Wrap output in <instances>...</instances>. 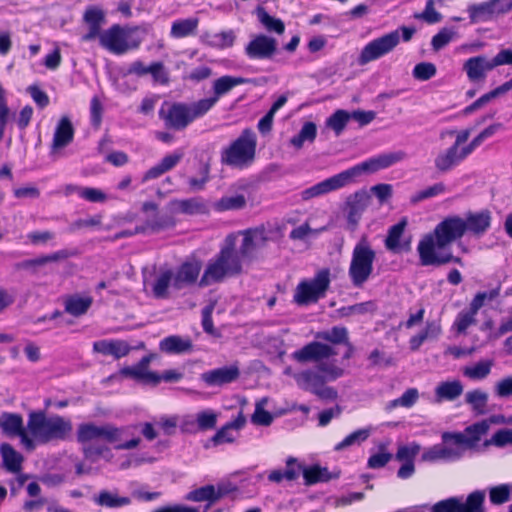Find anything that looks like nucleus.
<instances>
[{
	"label": "nucleus",
	"instance_id": "f257e3e1",
	"mask_svg": "<svg viewBox=\"0 0 512 512\" xmlns=\"http://www.w3.org/2000/svg\"><path fill=\"white\" fill-rule=\"evenodd\" d=\"M337 355L335 348L318 341H311L291 354V359L305 365L316 363L313 368L297 371L294 381L297 387L323 400H335L338 397L336 389L327 386L328 382L336 381L346 373L345 369L335 361L327 362Z\"/></svg>",
	"mask_w": 512,
	"mask_h": 512
},
{
	"label": "nucleus",
	"instance_id": "f03ea898",
	"mask_svg": "<svg viewBox=\"0 0 512 512\" xmlns=\"http://www.w3.org/2000/svg\"><path fill=\"white\" fill-rule=\"evenodd\" d=\"M464 219L451 216L441 221L434 230V235H426L418 244L421 264L439 266L449 262L462 264L459 257H454L446 247L461 238L465 232Z\"/></svg>",
	"mask_w": 512,
	"mask_h": 512
},
{
	"label": "nucleus",
	"instance_id": "7ed1b4c3",
	"mask_svg": "<svg viewBox=\"0 0 512 512\" xmlns=\"http://www.w3.org/2000/svg\"><path fill=\"white\" fill-rule=\"evenodd\" d=\"M236 236V234L227 235L219 252L207 262L199 282L201 287L221 283L227 278L242 274L243 259L237 252Z\"/></svg>",
	"mask_w": 512,
	"mask_h": 512
},
{
	"label": "nucleus",
	"instance_id": "20e7f679",
	"mask_svg": "<svg viewBox=\"0 0 512 512\" xmlns=\"http://www.w3.org/2000/svg\"><path fill=\"white\" fill-rule=\"evenodd\" d=\"M27 430L39 444L66 441L73 432L69 418L58 414L47 415L45 411H31L28 415Z\"/></svg>",
	"mask_w": 512,
	"mask_h": 512
},
{
	"label": "nucleus",
	"instance_id": "39448f33",
	"mask_svg": "<svg viewBox=\"0 0 512 512\" xmlns=\"http://www.w3.org/2000/svg\"><path fill=\"white\" fill-rule=\"evenodd\" d=\"M151 30L149 24L138 26H121L114 24L104 30L100 39V46L115 55H123L128 51L139 48L143 36Z\"/></svg>",
	"mask_w": 512,
	"mask_h": 512
},
{
	"label": "nucleus",
	"instance_id": "423d86ee",
	"mask_svg": "<svg viewBox=\"0 0 512 512\" xmlns=\"http://www.w3.org/2000/svg\"><path fill=\"white\" fill-rule=\"evenodd\" d=\"M209 100H198L192 103L164 102L159 110V118L168 129L181 131L194 120L204 116L211 105Z\"/></svg>",
	"mask_w": 512,
	"mask_h": 512
},
{
	"label": "nucleus",
	"instance_id": "0eeeda50",
	"mask_svg": "<svg viewBox=\"0 0 512 512\" xmlns=\"http://www.w3.org/2000/svg\"><path fill=\"white\" fill-rule=\"evenodd\" d=\"M376 251L366 235H363L355 244L348 275L354 287L361 288L373 274Z\"/></svg>",
	"mask_w": 512,
	"mask_h": 512
},
{
	"label": "nucleus",
	"instance_id": "6e6552de",
	"mask_svg": "<svg viewBox=\"0 0 512 512\" xmlns=\"http://www.w3.org/2000/svg\"><path fill=\"white\" fill-rule=\"evenodd\" d=\"M256 145V134L251 129H245L230 146L222 151L221 160L234 167L247 166L255 158Z\"/></svg>",
	"mask_w": 512,
	"mask_h": 512
},
{
	"label": "nucleus",
	"instance_id": "1a4fd4ad",
	"mask_svg": "<svg viewBox=\"0 0 512 512\" xmlns=\"http://www.w3.org/2000/svg\"><path fill=\"white\" fill-rule=\"evenodd\" d=\"M330 270H319L314 278L301 281L295 289L293 300L298 305L316 303L323 298L330 286Z\"/></svg>",
	"mask_w": 512,
	"mask_h": 512
},
{
	"label": "nucleus",
	"instance_id": "9d476101",
	"mask_svg": "<svg viewBox=\"0 0 512 512\" xmlns=\"http://www.w3.org/2000/svg\"><path fill=\"white\" fill-rule=\"evenodd\" d=\"M400 43L398 30L391 31L367 43L358 57L359 65H366L392 52Z\"/></svg>",
	"mask_w": 512,
	"mask_h": 512
},
{
	"label": "nucleus",
	"instance_id": "9b49d317",
	"mask_svg": "<svg viewBox=\"0 0 512 512\" xmlns=\"http://www.w3.org/2000/svg\"><path fill=\"white\" fill-rule=\"evenodd\" d=\"M236 234V248L242 259L252 258L255 251L264 248L269 241L268 231L263 226L234 232Z\"/></svg>",
	"mask_w": 512,
	"mask_h": 512
},
{
	"label": "nucleus",
	"instance_id": "f8f14e48",
	"mask_svg": "<svg viewBox=\"0 0 512 512\" xmlns=\"http://www.w3.org/2000/svg\"><path fill=\"white\" fill-rule=\"evenodd\" d=\"M354 180L353 173L349 168L302 190L299 195L302 201H309L339 190L351 184Z\"/></svg>",
	"mask_w": 512,
	"mask_h": 512
},
{
	"label": "nucleus",
	"instance_id": "ddd939ff",
	"mask_svg": "<svg viewBox=\"0 0 512 512\" xmlns=\"http://www.w3.org/2000/svg\"><path fill=\"white\" fill-rule=\"evenodd\" d=\"M484 499L485 492L476 490L468 495L466 502H462L461 498L451 497L437 502L432 510L433 512H484Z\"/></svg>",
	"mask_w": 512,
	"mask_h": 512
},
{
	"label": "nucleus",
	"instance_id": "4468645a",
	"mask_svg": "<svg viewBox=\"0 0 512 512\" xmlns=\"http://www.w3.org/2000/svg\"><path fill=\"white\" fill-rule=\"evenodd\" d=\"M407 158V153L403 150L391 151L379 154L373 158L368 159L352 168L354 179L362 173H374L382 169H386L392 165L404 161Z\"/></svg>",
	"mask_w": 512,
	"mask_h": 512
},
{
	"label": "nucleus",
	"instance_id": "2eb2a0df",
	"mask_svg": "<svg viewBox=\"0 0 512 512\" xmlns=\"http://www.w3.org/2000/svg\"><path fill=\"white\" fill-rule=\"evenodd\" d=\"M512 10V0H489L468 7L472 23L486 22Z\"/></svg>",
	"mask_w": 512,
	"mask_h": 512
},
{
	"label": "nucleus",
	"instance_id": "dca6fc26",
	"mask_svg": "<svg viewBox=\"0 0 512 512\" xmlns=\"http://www.w3.org/2000/svg\"><path fill=\"white\" fill-rule=\"evenodd\" d=\"M136 426L115 427L111 424L103 425V439L110 443L118 444L115 446L117 450H130L136 448L141 439L135 437Z\"/></svg>",
	"mask_w": 512,
	"mask_h": 512
},
{
	"label": "nucleus",
	"instance_id": "f3484780",
	"mask_svg": "<svg viewBox=\"0 0 512 512\" xmlns=\"http://www.w3.org/2000/svg\"><path fill=\"white\" fill-rule=\"evenodd\" d=\"M153 355L144 356L136 365L122 368L121 376L132 378L144 384L157 385L160 383V375L149 370V364Z\"/></svg>",
	"mask_w": 512,
	"mask_h": 512
},
{
	"label": "nucleus",
	"instance_id": "a211bd4d",
	"mask_svg": "<svg viewBox=\"0 0 512 512\" xmlns=\"http://www.w3.org/2000/svg\"><path fill=\"white\" fill-rule=\"evenodd\" d=\"M275 38L258 34L245 47V53L250 59H270L277 51Z\"/></svg>",
	"mask_w": 512,
	"mask_h": 512
},
{
	"label": "nucleus",
	"instance_id": "6ab92c4d",
	"mask_svg": "<svg viewBox=\"0 0 512 512\" xmlns=\"http://www.w3.org/2000/svg\"><path fill=\"white\" fill-rule=\"evenodd\" d=\"M370 198L366 190H359L347 197L345 211L347 212L348 224L352 230L358 225L362 213L370 203Z\"/></svg>",
	"mask_w": 512,
	"mask_h": 512
},
{
	"label": "nucleus",
	"instance_id": "aec40b11",
	"mask_svg": "<svg viewBox=\"0 0 512 512\" xmlns=\"http://www.w3.org/2000/svg\"><path fill=\"white\" fill-rule=\"evenodd\" d=\"M471 153L472 151L468 145L462 147V149L450 146L446 150L439 152L435 157V169L440 173H446L456 167Z\"/></svg>",
	"mask_w": 512,
	"mask_h": 512
},
{
	"label": "nucleus",
	"instance_id": "412c9836",
	"mask_svg": "<svg viewBox=\"0 0 512 512\" xmlns=\"http://www.w3.org/2000/svg\"><path fill=\"white\" fill-rule=\"evenodd\" d=\"M495 59H488L484 55H479L467 59L463 64V69L467 77L472 82L484 81L487 72L496 68Z\"/></svg>",
	"mask_w": 512,
	"mask_h": 512
},
{
	"label": "nucleus",
	"instance_id": "4be33fe9",
	"mask_svg": "<svg viewBox=\"0 0 512 512\" xmlns=\"http://www.w3.org/2000/svg\"><path fill=\"white\" fill-rule=\"evenodd\" d=\"M239 374L238 367L232 365L206 371L200 377L208 386H222L235 381Z\"/></svg>",
	"mask_w": 512,
	"mask_h": 512
},
{
	"label": "nucleus",
	"instance_id": "5701e85b",
	"mask_svg": "<svg viewBox=\"0 0 512 512\" xmlns=\"http://www.w3.org/2000/svg\"><path fill=\"white\" fill-rule=\"evenodd\" d=\"M201 271V264L198 261L184 262L173 272V287L177 290L190 286L196 282Z\"/></svg>",
	"mask_w": 512,
	"mask_h": 512
},
{
	"label": "nucleus",
	"instance_id": "b1692460",
	"mask_svg": "<svg viewBox=\"0 0 512 512\" xmlns=\"http://www.w3.org/2000/svg\"><path fill=\"white\" fill-rule=\"evenodd\" d=\"M168 208L173 214H205L208 212L206 203L199 197L189 199H174L168 204Z\"/></svg>",
	"mask_w": 512,
	"mask_h": 512
},
{
	"label": "nucleus",
	"instance_id": "393cba45",
	"mask_svg": "<svg viewBox=\"0 0 512 512\" xmlns=\"http://www.w3.org/2000/svg\"><path fill=\"white\" fill-rule=\"evenodd\" d=\"M462 454V448L450 447L445 444H437L428 448L422 454V460L425 462L453 461L459 459Z\"/></svg>",
	"mask_w": 512,
	"mask_h": 512
},
{
	"label": "nucleus",
	"instance_id": "a878e982",
	"mask_svg": "<svg viewBox=\"0 0 512 512\" xmlns=\"http://www.w3.org/2000/svg\"><path fill=\"white\" fill-rule=\"evenodd\" d=\"M252 82L251 79L243 78V77H234L225 75L218 79H216L213 83V93L214 95L210 98H204L203 100L211 101V105L209 106V110L218 102L219 98L228 92H230L234 87L246 83Z\"/></svg>",
	"mask_w": 512,
	"mask_h": 512
},
{
	"label": "nucleus",
	"instance_id": "bb28decb",
	"mask_svg": "<svg viewBox=\"0 0 512 512\" xmlns=\"http://www.w3.org/2000/svg\"><path fill=\"white\" fill-rule=\"evenodd\" d=\"M464 219L465 232L475 236L483 235L491 225V213L488 210L469 212Z\"/></svg>",
	"mask_w": 512,
	"mask_h": 512
},
{
	"label": "nucleus",
	"instance_id": "cd10ccee",
	"mask_svg": "<svg viewBox=\"0 0 512 512\" xmlns=\"http://www.w3.org/2000/svg\"><path fill=\"white\" fill-rule=\"evenodd\" d=\"M93 351L120 359L130 353L131 347L124 340H99L93 343Z\"/></svg>",
	"mask_w": 512,
	"mask_h": 512
},
{
	"label": "nucleus",
	"instance_id": "c85d7f7f",
	"mask_svg": "<svg viewBox=\"0 0 512 512\" xmlns=\"http://www.w3.org/2000/svg\"><path fill=\"white\" fill-rule=\"evenodd\" d=\"M306 486H311L317 483L328 482L332 479H337L340 476L339 471L330 472L326 467L320 465H312L305 467L301 464V471Z\"/></svg>",
	"mask_w": 512,
	"mask_h": 512
},
{
	"label": "nucleus",
	"instance_id": "c756f323",
	"mask_svg": "<svg viewBox=\"0 0 512 512\" xmlns=\"http://www.w3.org/2000/svg\"><path fill=\"white\" fill-rule=\"evenodd\" d=\"M73 138L74 128L70 119L67 116L61 117L53 135L52 151L66 147L73 141Z\"/></svg>",
	"mask_w": 512,
	"mask_h": 512
},
{
	"label": "nucleus",
	"instance_id": "7c9ffc66",
	"mask_svg": "<svg viewBox=\"0 0 512 512\" xmlns=\"http://www.w3.org/2000/svg\"><path fill=\"white\" fill-rule=\"evenodd\" d=\"M226 491L221 485L216 488L213 485H206L195 490L190 491L185 499L193 502L208 501L210 504L218 501L225 495Z\"/></svg>",
	"mask_w": 512,
	"mask_h": 512
},
{
	"label": "nucleus",
	"instance_id": "2f4dec72",
	"mask_svg": "<svg viewBox=\"0 0 512 512\" xmlns=\"http://www.w3.org/2000/svg\"><path fill=\"white\" fill-rule=\"evenodd\" d=\"M159 348L167 354H183L191 352L193 344L189 338L172 335L162 339L159 343Z\"/></svg>",
	"mask_w": 512,
	"mask_h": 512
},
{
	"label": "nucleus",
	"instance_id": "473e14b6",
	"mask_svg": "<svg viewBox=\"0 0 512 512\" xmlns=\"http://www.w3.org/2000/svg\"><path fill=\"white\" fill-rule=\"evenodd\" d=\"M246 206L247 198L243 193L226 194L212 204L217 212L238 211Z\"/></svg>",
	"mask_w": 512,
	"mask_h": 512
},
{
	"label": "nucleus",
	"instance_id": "72a5a7b5",
	"mask_svg": "<svg viewBox=\"0 0 512 512\" xmlns=\"http://www.w3.org/2000/svg\"><path fill=\"white\" fill-rule=\"evenodd\" d=\"M300 471L301 463L295 457H288L286 459V469L284 471L272 470L268 474V480L273 483H280L283 480L294 481L299 477Z\"/></svg>",
	"mask_w": 512,
	"mask_h": 512
},
{
	"label": "nucleus",
	"instance_id": "f704fd0d",
	"mask_svg": "<svg viewBox=\"0 0 512 512\" xmlns=\"http://www.w3.org/2000/svg\"><path fill=\"white\" fill-rule=\"evenodd\" d=\"M173 271L171 269L161 270L155 279L149 284L152 295L157 299H165L169 296V287L173 286Z\"/></svg>",
	"mask_w": 512,
	"mask_h": 512
},
{
	"label": "nucleus",
	"instance_id": "c9c22d12",
	"mask_svg": "<svg viewBox=\"0 0 512 512\" xmlns=\"http://www.w3.org/2000/svg\"><path fill=\"white\" fill-rule=\"evenodd\" d=\"M463 385L459 380L441 382L435 388L436 402L453 401L463 393Z\"/></svg>",
	"mask_w": 512,
	"mask_h": 512
},
{
	"label": "nucleus",
	"instance_id": "e433bc0d",
	"mask_svg": "<svg viewBox=\"0 0 512 512\" xmlns=\"http://www.w3.org/2000/svg\"><path fill=\"white\" fill-rule=\"evenodd\" d=\"M316 341L334 345L348 344V330L345 327L334 326L330 330L320 331L315 334Z\"/></svg>",
	"mask_w": 512,
	"mask_h": 512
},
{
	"label": "nucleus",
	"instance_id": "4c0bfd02",
	"mask_svg": "<svg viewBox=\"0 0 512 512\" xmlns=\"http://www.w3.org/2000/svg\"><path fill=\"white\" fill-rule=\"evenodd\" d=\"M0 453L3 459V465L8 472L18 473L22 468L23 456L17 452L12 445L2 443Z\"/></svg>",
	"mask_w": 512,
	"mask_h": 512
},
{
	"label": "nucleus",
	"instance_id": "58836bf2",
	"mask_svg": "<svg viewBox=\"0 0 512 512\" xmlns=\"http://www.w3.org/2000/svg\"><path fill=\"white\" fill-rule=\"evenodd\" d=\"M494 366V360L483 359L462 369L463 375L473 381L486 379Z\"/></svg>",
	"mask_w": 512,
	"mask_h": 512
},
{
	"label": "nucleus",
	"instance_id": "ea45409f",
	"mask_svg": "<svg viewBox=\"0 0 512 512\" xmlns=\"http://www.w3.org/2000/svg\"><path fill=\"white\" fill-rule=\"evenodd\" d=\"M488 398V394L480 389H474L465 394V402L471 406L475 415H484L487 413Z\"/></svg>",
	"mask_w": 512,
	"mask_h": 512
},
{
	"label": "nucleus",
	"instance_id": "a19ab883",
	"mask_svg": "<svg viewBox=\"0 0 512 512\" xmlns=\"http://www.w3.org/2000/svg\"><path fill=\"white\" fill-rule=\"evenodd\" d=\"M23 417L17 413H2L1 430L10 437H15L24 429Z\"/></svg>",
	"mask_w": 512,
	"mask_h": 512
},
{
	"label": "nucleus",
	"instance_id": "79ce46f5",
	"mask_svg": "<svg viewBox=\"0 0 512 512\" xmlns=\"http://www.w3.org/2000/svg\"><path fill=\"white\" fill-rule=\"evenodd\" d=\"M94 502L102 507L118 508L129 505L131 499L129 497L119 496L117 493L108 490H102L97 496H94Z\"/></svg>",
	"mask_w": 512,
	"mask_h": 512
},
{
	"label": "nucleus",
	"instance_id": "37998d69",
	"mask_svg": "<svg viewBox=\"0 0 512 512\" xmlns=\"http://www.w3.org/2000/svg\"><path fill=\"white\" fill-rule=\"evenodd\" d=\"M103 439V425L97 426L93 423H82L77 428V441L84 444Z\"/></svg>",
	"mask_w": 512,
	"mask_h": 512
},
{
	"label": "nucleus",
	"instance_id": "c03bdc74",
	"mask_svg": "<svg viewBox=\"0 0 512 512\" xmlns=\"http://www.w3.org/2000/svg\"><path fill=\"white\" fill-rule=\"evenodd\" d=\"M92 302L93 299L90 296L74 295L66 299L65 311L73 316H81L88 311Z\"/></svg>",
	"mask_w": 512,
	"mask_h": 512
},
{
	"label": "nucleus",
	"instance_id": "a18cd8bd",
	"mask_svg": "<svg viewBox=\"0 0 512 512\" xmlns=\"http://www.w3.org/2000/svg\"><path fill=\"white\" fill-rule=\"evenodd\" d=\"M197 18H187L174 21L171 26L170 35L173 38H184L195 34L198 27Z\"/></svg>",
	"mask_w": 512,
	"mask_h": 512
},
{
	"label": "nucleus",
	"instance_id": "49530a36",
	"mask_svg": "<svg viewBox=\"0 0 512 512\" xmlns=\"http://www.w3.org/2000/svg\"><path fill=\"white\" fill-rule=\"evenodd\" d=\"M371 434V428H363L356 430L346 436L341 442L335 445V451H342L353 445H360L368 439Z\"/></svg>",
	"mask_w": 512,
	"mask_h": 512
},
{
	"label": "nucleus",
	"instance_id": "de8ad7c7",
	"mask_svg": "<svg viewBox=\"0 0 512 512\" xmlns=\"http://www.w3.org/2000/svg\"><path fill=\"white\" fill-rule=\"evenodd\" d=\"M317 127L313 122H306L300 132L291 138L290 143L297 149H300L304 142H313L316 138Z\"/></svg>",
	"mask_w": 512,
	"mask_h": 512
},
{
	"label": "nucleus",
	"instance_id": "09e8293b",
	"mask_svg": "<svg viewBox=\"0 0 512 512\" xmlns=\"http://www.w3.org/2000/svg\"><path fill=\"white\" fill-rule=\"evenodd\" d=\"M350 120V113L346 110H336L327 120V127L331 128L337 136L345 129Z\"/></svg>",
	"mask_w": 512,
	"mask_h": 512
},
{
	"label": "nucleus",
	"instance_id": "8fccbe9b",
	"mask_svg": "<svg viewBox=\"0 0 512 512\" xmlns=\"http://www.w3.org/2000/svg\"><path fill=\"white\" fill-rule=\"evenodd\" d=\"M489 431L487 421L481 420L477 423H474L468 426L465 429V434L467 436L468 447L474 446L478 443L481 438L487 434Z\"/></svg>",
	"mask_w": 512,
	"mask_h": 512
},
{
	"label": "nucleus",
	"instance_id": "3c124183",
	"mask_svg": "<svg viewBox=\"0 0 512 512\" xmlns=\"http://www.w3.org/2000/svg\"><path fill=\"white\" fill-rule=\"evenodd\" d=\"M445 191H446L445 184L442 182H438V183L433 184L432 186H429V187L413 194L410 198V202L412 204H417L426 199L436 197L440 194H443V193H445Z\"/></svg>",
	"mask_w": 512,
	"mask_h": 512
},
{
	"label": "nucleus",
	"instance_id": "603ef678",
	"mask_svg": "<svg viewBox=\"0 0 512 512\" xmlns=\"http://www.w3.org/2000/svg\"><path fill=\"white\" fill-rule=\"evenodd\" d=\"M418 397H419L418 390L416 388H409L403 393V395L401 397L390 401L387 404L386 409L392 410L399 406L405 407V408H410L416 403V401L418 400Z\"/></svg>",
	"mask_w": 512,
	"mask_h": 512
},
{
	"label": "nucleus",
	"instance_id": "864d4df0",
	"mask_svg": "<svg viewBox=\"0 0 512 512\" xmlns=\"http://www.w3.org/2000/svg\"><path fill=\"white\" fill-rule=\"evenodd\" d=\"M406 224V220L403 219L389 229L388 236L385 240V246L388 250L396 251L399 248V240L404 232Z\"/></svg>",
	"mask_w": 512,
	"mask_h": 512
},
{
	"label": "nucleus",
	"instance_id": "5fc2aeb1",
	"mask_svg": "<svg viewBox=\"0 0 512 512\" xmlns=\"http://www.w3.org/2000/svg\"><path fill=\"white\" fill-rule=\"evenodd\" d=\"M258 19L261 24L270 32L282 34L285 30V26L282 20L272 17L264 9L258 10Z\"/></svg>",
	"mask_w": 512,
	"mask_h": 512
},
{
	"label": "nucleus",
	"instance_id": "6e6d98bb",
	"mask_svg": "<svg viewBox=\"0 0 512 512\" xmlns=\"http://www.w3.org/2000/svg\"><path fill=\"white\" fill-rule=\"evenodd\" d=\"M236 39V35L233 30L222 31L211 36L209 45L215 48H229L232 47Z\"/></svg>",
	"mask_w": 512,
	"mask_h": 512
},
{
	"label": "nucleus",
	"instance_id": "4d7b16f0",
	"mask_svg": "<svg viewBox=\"0 0 512 512\" xmlns=\"http://www.w3.org/2000/svg\"><path fill=\"white\" fill-rule=\"evenodd\" d=\"M457 32L451 28H442L431 40L434 51H439L447 46L455 37Z\"/></svg>",
	"mask_w": 512,
	"mask_h": 512
},
{
	"label": "nucleus",
	"instance_id": "13d9d810",
	"mask_svg": "<svg viewBox=\"0 0 512 512\" xmlns=\"http://www.w3.org/2000/svg\"><path fill=\"white\" fill-rule=\"evenodd\" d=\"M217 417V413L209 409L197 413L195 417L197 428L202 431L215 428Z\"/></svg>",
	"mask_w": 512,
	"mask_h": 512
},
{
	"label": "nucleus",
	"instance_id": "bf43d9fd",
	"mask_svg": "<svg viewBox=\"0 0 512 512\" xmlns=\"http://www.w3.org/2000/svg\"><path fill=\"white\" fill-rule=\"evenodd\" d=\"M436 66L431 62H421L415 65L412 75L416 80L427 81L436 75Z\"/></svg>",
	"mask_w": 512,
	"mask_h": 512
},
{
	"label": "nucleus",
	"instance_id": "052dcab7",
	"mask_svg": "<svg viewBox=\"0 0 512 512\" xmlns=\"http://www.w3.org/2000/svg\"><path fill=\"white\" fill-rule=\"evenodd\" d=\"M476 323V314L471 312L470 310L461 311L453 324V327L459 334H463L466 332L469 326Z\"/></svg>",
	"mask_w": 512,
	"mask_h": 512
},
{
	"label": "nucleus",
	"instance_id": "680f3d73",
	"mask_svg": "<svg viewBox=\"0 0 512 512\" xmlns=\"http://www.w3.org/2000/svg\"><path fill=\"white\" fill-rule=\"evenodd\" d=\"M266 401V399H262L256 404L255 411L251 416V421L255 425L269 426L273 421L272 414L263 408V405L266 403Z\"/></svg>",
	"mask_w": 512,
	"mask_h": 512
},
{
	"label": "nucleus",
	"instance_id": "e2e57ef3",
	"mask_svg": "<svg viewBox=\"0 0 512 512\" xmlns=\"http://www.w3.org/2000/svg\"><path fill=\"white\" fill-rule=\"evenodd\" d=\"M499 295L497 289L491 291L480 292L475 295L470 303L469 309L471 312L477 315L479 309L484 305L485 301H492Z\"/></svg>",
	"mask_w": 512,
	"mask_h": 512
},
{
	"label": "nucleus",
	"instance_id": "0e129e2a",
	"mask_svg": "<svg viewBox=\"0 0 512 512\" xmlns=\"http://www.w3.org/2000/svg\"><path fill=\"white\" fill-rule=\"evenodd\" d=\"M491 503L500 505L506 503L510 499V487L506 484L492 487L489 492Z\"/></svg>",
	"mask_w": 512,
	"mask_h": 512
},
{
	"label": "nucleus",
	"instance_id": "69168bd1",
	"mask_svg": "<svg viewBox=\"0 0 512 512\" xmlns=\"http://www.w3.org/2000/svg\"><path fill=\"white\" fill-rule=\"evenodd\" d=\"M415 18L421 19L428 24H434L441 21V14L435 9L434 1L428 0L423 12L415 14Z\"/></svg>",
	"mask_w": 512,
	"mask_h": 512
},
{
	"label": "nucleus",
	"instance_id": "338daca9",
	"mask_svg": "<svg viewBox=\"0 0 512 512\" xmlns=\"http://www.w3.org/2000/svg\"><path fill=\"white\" fill-rule=\"evenodd\" d=\"M486 445H493L496 447H504L512 445V430L511 429H500L491 437L490 440L486 441Z\"/></svg>",
	"mask_w": 512,
	"mask_h": 512
},
{
	"label": "nucleus",
	"instance_id": "774afa93",
	"mask_svg": "<svg viewBox=\"0 0 512 512\" xmlns=\"http://www.w3.org/2000/svg\"><path fill=\"white\" fill-rule=\"evenodd\" d=\"M495 396L498 398H509L512 396V376L498 380L493 387Z\"/></svg>",
	"mask_w": 512,
	"mask_h": 512
}]
</instances>
